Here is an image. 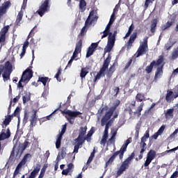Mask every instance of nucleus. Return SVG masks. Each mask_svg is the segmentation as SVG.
<instances>
[{
  "label": "nucleus",
  "mask_w": 178,
  "mask_h": 178,
  "mask_svg": "<svg viewBox=\"0 0 178 178\" xmlns=\"http://www.w3.org/2000/svg\"><path fill=\"white\" fill-rule=\"evenodd\" d=\"M88 70H90V68L88 67H83L81 70L80 72V77L83 79H86V76H87L88 73Z\"/></svg>",
  "instance_id": "nucleus-26"
},
{
  "label": "nucleus",
  "mask_w": 178,
  "mask_h": 178,
  "mask_svg": "<svg viewBox=\"0 0 178 178\" xmlns=\"http://www.w3.org/2000/svg\"><path fill=\"white\" fill-rule=\"evenodd\" d=\"M86 134H87V126L81 127L79 130V136L74 139V141H82L86 143V140H87V138H85Z\"/></svg>",
  "instance_id": "nucleus-13"
},
{
  "label": "nucleus",
  "mask_w": 178,
  "mask_h": 178,
  "mask_svg": "<svg viewBox=\"0 0 178 178\" xmlns=\"http://www.w3.org/2000/svg\"><path fill=\"white\" fill-rule=\"evenodd\" d=\"M154 1L155 0H145V9H148V7L149 6V3H153Z\"/></svg>",
  "instance_id": "nucleus-54"
},
{
  "label": "nucleus",
  "mask_w": 178,
  "mask_h": 178,
  "mask_svg": "<svg viewBox=\"0 0 178 178\" xmlns=\"http://www.w3.org/2000/svg\"><path fill=\"white\" fill-rule=\"evenodd\" d=\"M10 137V130L9 128L7 129L6 134L2 130L1 134H0V141L3 140H6V138H9Z\"/></svg>",
  "instance_id": "nucleus-22"
},
{
  "label": "nucleus",
  "mask_w": 178,
  "mask_h": 178,
  "mask_svg": "<svg viewBox=\"0 0 178 178\" xmlns=\"http://www.w3.org/2000/svg\"><path fill=\"white\" fill-rule=\"evenodd\" d=\"M61 113L65 114V115H67V116H69L70 118H67V116H65L67 120H68L69 123H70V124H73V123H74V122L72 121V119H73V118H77V116H79V115H83L82 113H81L80 111H72L70 110H60Z\"/></svg>",
  "instance_id": "nucleus-8"
},
{
  "label": "nucleus",
  "mask_w": 178,
  "mask_h": 178,
  "mask_svg": "<svg viewBox=\"0 0 178 178\" xmlns=\"http://www.w3.org/2000/svg\"><path fill=\"white\" fill-rule=\"evenodd\" d=\"M10 6H12V3H10V1H5L0 6V19L3 16V15H6V12H8V9H9Z\"/></svg>",
  "instance_id": "nucleus-15"
},
{
  "label": "nucleus",
  "mask_w": 178,
  "mask_h": 178,
  "mask_svg": "<svg viewBox=\"0 0 178 178\" xmlns=\"http://www.w3.org/2000/svg\"><path fill=\"white\" fill-rule=\"evenodd\" d=\"M83 47V40L80 39L79 42L76 44V47H75V52H78L80 54L81 52V48Z\"/></svg>",
  "instance_id": "nucleus-30"
},
{
  "label": "nucleus",
  "mask_w": 178,
  "mask_h": 178,
  "mask_svg": "<svg viewBox=\"0 0 178 178\" xmlns=\"http://www.w3.org/2000/svg\"><path fill=\"white\" fill-rule=\"evenodd\" d=\"M156 24H158V19H153L152 20V24L150 25V31L151 33H155L156 31Z\"/></svg>",
  "instance_id": "nucleus-24"
},
{
  "label": "nucleus",
  "mask_w": 178,
  "mask_h": 178,
  "mask_svg": "<svg viewBox=\"0 0 178 178\" xmlns=\"http://www.w3.org/2000/svg\"><path fill=\"white\" fill-rule=\"evenodd\" d=\"M106 140H108V138L102 137V140L100 141L101 145L105 146L106 144Z\"/></svg>",
  "instance_id": "nucleus-61"
},
{
  "label": "nucleus",
  "mask_w": 178,
  "mask_h": 178,
  "mask_svg": "<svg viewBox=\"0 0 178 178\" xmlns=\"http://www.w3.org/2000/svg\"><path fill=\"white\" fill-rule=\"evenodd\" d=\"M86 6H87V2H86V0L79 1V9L81 12H84L86 10Z\"/></svg>",
  "instance_id": "nucleus-31"
},
{
  "label": "nucleus",
  "mask_w": 178,
  "mask_h": 178,
  "mask_svg": "<svg viewBox=\"0 0 178 178\" xmlns=\"http://www.w3.org/2000/svg\"><path fill=\"white\" fill-rule=\"evenodd\" d=\"M29 144H30L29 141H25L24 143L19 145V149L23 152L29 147Z\"/></svg>",
  "instance_id": "nucleus-36"
},
{
  "label": "nucleus",
  "mask_w": 178,
  "mask_h": 178,
  "mask_svg": "<svg viewBox=\"0 0 178 178\" xmlns=\"http://www.w3.org/2000/svg\"><path fill=\"white\" fill-rule=\"evenodd\" d=\"M95 51V50H94V49L91 48V47H89L86 53V58H90V56H91V55H92Z\"/></svg>",
  "instance_id": "nucleus-42"
},
{
  "label": "nucleus",
  "mask_w": 178,
  "mask_h": 178,
  "mask_svg": "<svg viewBox=\"0 0 178 178\" xmlns=\"http://www.w3.org/2000/svg\"><path fill=\"white\" fill-rule=\"evenodd\" d=\"M76 143V145L74 147V153L77 154L79 152V149H80V146L83 145L84 144V142L81 140H74Z\"/></svg>",
  "instance_id": "nucleus-23"
},
{
  "label": "nucleus",
  "mask_w": 178,
  "mask_h": 178,
  "mask_svg": "<svg viewBox=\"0 0 178 178\" xmlns=\"http://www.w3.org/2000/svg\"><path fill=\"white\" fill-rule=\"evenodd\" d=\"M173 24V22H168L163 27L162 30H166V29H169Z\"/></svg>",
  "instance_id": "nucleus-52"
},
{
  "label": "nucleus",
  "mask_w": 178,
  "mask_h": 178,
  "mask_svg": "<svg viewBox=\"0 0 178 178\" xmlns=\"http://www.w3.org/2000/svg\"><path fill=\"white\" fill-rule=\"evenodd\" d=\"M48 80H49V78L45 76V77H39L38 81H40V83H42L43 86L45 87L47 86V83H48Z\"/></svg>",
  "instance_id": "nucleus-38"
},
{
  "label": "nucleus",
  "mask_w": 178,
  "mask_h": 178,
  "mask_svg": "<svg viewBox=\"0 0 178 178\" xmlns=\"http://www.w3.org/2000/svg\"><path fill=\"white\" fill-rule=\"evenodd\" d=\"M113 90L114 97H118V94H119V91L120 90L119 87H114Z\"/></svg>",
  "instance_id": "nucleus-57"
},
{
  "label": "nucleus",
  "mask_w": 178,
  "mask_h": 178,
  "mask_svg": "<svg viewBox=\"0 0 178 178\" xmlns=\"http://www.w3.org/2000/svg\"><path fill=\"white\" fill-rule=\"evenodd\" d=\"M165 101L167 102H172L173 101V91L168 90L165 96Z\"/></svg>",
  "instance_id": "nucleus-27"
},
{
  "label": "nucleus",
  "mask_w": 178,
  "mask_h": 178,
  "mask_svg": "<svg viewBox=\"0 0 178 178\" xmlns=\"http://www.w3.org/2000/svg\"><path fill=\"white\" fill-rule=\"evenodd\" d=\"M97 47H98V42L92 43L90 45V48H92L94 51H95V49H97Z\"/></svg>",
  "instance_id": "nucleus-62"
},
{
  "label": "nucleus",
  "mask_w": 178,
  "mask_h": 178,
  "mask_svg": "<svg viewBox=\"0 0 178 178\" xmlns=\"http://www.w3.org/2000/svg\"><path fill=\"white\" fill-rule=\"evenodd\" d=\"M12 72H13V65L10 63V61L6 62V68L2 74V77L4 81H7V80L10 79V74H12Z\"/></svg>",
  "instance_id": "nucleus-9"
},
{
  "label": "nucleus",
  "mask_w": 178,
  "mask_h": 178,
  "mask_svg": "<svg viewBox=\"0 0 178 178\" xmlns=\"http://www.w3.org/2000/svg\"><path fill=\"white\" fill-rule=\"evenodd\" d=\"M22 19H23V12L20 11L18 13V15L17 16V19L15 21L17 26H20L21 24L20 22H22Z\"/></svg>",
  "instance_id": "nucleus-32"
},
{
  "label": "nucleus",
  "mask_w": 178,
  "mask_h": 178,
  "mask_svg": "<svg viewBox=\"0 0 178 178\" xmlns=\"http://www.w3.org/2000/svg\"><path fill=\"white\" fill-rule=\"evenodd\" d=\"M134 156H136V154L132 152L131 155L122 162L120 168L117 171V176H121V175H123L124 172L127 170L130 166V163H131V161L134 159Z\"/></svg>",
  "instance_id": "nucleus-4"
},
{
  "label": "nucleus",
  "mask_w": 178,
  "mask_h": 178,
  "mask_svg": "<svg viewBox=\"0 0 178 178\" xmlns=\"http://www.w3.org/2000/svg\"><path fill=\"white\" fill-rule=\"evenodd\" d=\"M48 168V164H44L42 168L41 169L40 174L39 177L43 178L45 175V172L47 171V168Z\"/></svg>",
  "instance_id": "nucleus-39"
},
{
  "label": "nucleus",
  "mask_w": 178,
  "mask_h": 178,
  "mask_svg": "<svg viewBox=\"0 0 178 178\" xmlns=\"http://www.w3.org/2000/svg\"><path fill=\"white\" fill-rule=\"evenodd\" d=\"M134 43V40H133L132 39H130L128 40L127 42V47L128 48H131V47H133V44Z\"/></svg>",
  "instance_id": "nucleus-59"
},
{
  "label": "nucleus",
  "mask_w": 178,
  "mask_h": 178,
  "mask_svg": "<svg viewBox=\"0 0 178 178\" xmlns=\"http://www.w3.org/2000/svg\"><path fill=\"white\" fill-rule=\"evenodd\" d=\"M116 134H118V131H114L111 137L108 139V143H110V144H115V141L116 140Z\"/></svg>",
  "instance_id": "nucleus-33"
},
{
  "label": "nucleus",
  "mask_w": 178,
  "mask_h": 178,
  "mask_svg": "<svg viewBox=\"0 0 178 178\" xmlns=\"http://www.w3.org/2000/svg\"><path fill=\"white\" fill-rule=\"evenodd\" d=\"M173 112H175V108H169L166 111V112L164 113L165 118L167 120H169L170 119H173Z\"/></svg>",
  "instance_id": "nucleus-21"
},
{
  "label": "nucleus",
  "mask_w": 178,
  "mask_h": 178,
  "mask_svg": "<svg viewBox=\"0 0 178 178\" xmlns=\"http://www.w3.org/2000/svg\"><path fill=\"white\" fill-rule=\"evenodd\" d=\"M6 67V63H5L4 65L2 64L0 65V77H1V74H2V73H3V72L5 71Z\"/></svg>",
  "instance_id": "nucleus-55"
},
{
  "label": "nucleus",
  "mask_w": 178,
  "mask_h": 178,
  "mask_svg": "<svg viewBox=\"0 0 178 178\" xmlns=\"http://www.w3.org/2000/svg\"><path fill=\"white\" fill-rule=\"evenodd\" d=\"M28 158H31V154H25L23 159H22V161L18 163L17 166L22 169V167L24 166V164L26 163Z\"/></svg>",
  "instance_id": "nucleus-20"
},
{
  "label": "nucleus",
  "mask_w": 178,
  "mask_h": 178,
  "mask_svg": "<svg viewBox=\"0 0 178 178\" xmlns=\"http://www.w3.org/2000/svg\"><path fill=\"white\" fill-rule=\"evenodd\" d=\"M40 170H41V164L38 163L36 164V166L34 168L33 172H35L37 175H38V173L40 172Z\"/></svg>",
  "instance_id": "nucleus-48"
},
{
  "label": "nucleus",
  "mask_w": 178,
  "mask_h": 178,
  "mask_svg": "<svg viewBox=\"0 0 178 178\" xmlns=\"http://www.w3.org/2000/svg\"><path fill=\"white\" fill-rule=\"evenodd\" d=\"M131 63H133V60L129 59V60L128 61V63H127V65L124 67V70H127V69H129V67H130Z\"/></svg>",
  "instance_id": "nucleus-58"
},
{
  "label": "nucleus",
  "mask_w": 178,
  "mask_h": 178,
  "mask_svg": "<svg viewBox=\"0 0 178 178\" xmlns=\"http://www.w3.org/2000/svg\"><path fill=\"white\" fill-rule=\"evenodd\" d=\"M10 26L9 25H6L3 27L0 31V43L5 42L6 40V33L9 31Z\"/></svg>",
  "instance_id": "nucleus-17"
},
{
  "label": "nucleus",
  "mask_w": 178,
  "mask_h": 178,
  "mask_svg": "<svg viewBox=\"0 0 178 178\" xmlns=\"http://www.w3.org/2000/svg\"><path fill=\"white\" fill-rule=\"evenodd\" d=\"M67 127V124H65L64 125H63L62 130H61L60 133L58 136H60L63 137V136L65 134V133H66Z\"/></svg>",
  "instance_id": "nucleus-44"
},
{
  "label": "nucleus",
  "mask_w": 178,
  "mask_h": 178,
  "mask_svg": "<svg viewBox=\"0 0 178 178\" xmlns=\"http://www.w3.org/2000/svg\"><path fill=\"white\" fill-rule=\"evenodd\" d=\"M165 129H166V126L165 125H162L159 129L158 130L157 133L159 134V135L161 136L162 134V133H163V131H165Z\"/></svg>",
  "instance_id": "nucleus-56"
},
{
  "label": "nucleus",
  "mask_w": 178,
  "mask_h": 178,
  "mask_svg": "<svg viewBox=\"0 0 178 178\" xmlns=\"http://www.w3.org/2000/svg\"><path fill=\"white\" fill-rule=\"evenodd\" d=\"M129 38L134 41H136V38H137V32H134Z\"/></svg>",
  "instance_id": "nucleus-60"
},
{
  "label": "nucleus",
  "mask_w": 178,
  "mask_h": 178,
  "mask_svg": "<svg viewBox=\"0 0 178 178\" xmlns=\"http://www.w3.org/2000/svg\"><path fill=\"white\" fill-rule=\"evenodd\" d=\"M117 31H115L114 32V34L113 33H108V42L106 48V52H111L112 49H113V47L115 46V41H116V34Z\"/></svg>",
  "instance_id": "nucleus-11"
},
{
  "label": "nucleus",
  "mask_w": 178,
  "mask_h": 178,
  "mask_svg": "<svg viewBox=\"0 0 178 178\" xmlns=\"http://www.w3.org/2000/svg\"><path fill=\"white\" fill-rule=\"evenodd\" d=\"M66 151H67L66 147L61 148L60 155H61L62 159H63L65 156H66Z\"/></svg>",
  "instance_id": "nucleus-51"
},
{
  "label": "nucleus",
  "mask_w": 178,
  "mask_h": 178,
  "mask_svg": "<svg viewBox=\"0 0 178 178\" xmlns=\"http://www.w3.org/2000/svg\"><path fill=\"white\" fill-rule=\"evenodd\" d=\"M173 45H175V43H172V42H168L167 44H165V48L166 49V51H169V49H170V48H172V47H173Z\"/></svg>",
  "instance_id": "nucleus-50"
},
{
  "label": "nucleus",
  "mask_w": 178,
  "mask_h": 178,
  "mask_svg": "<svg viewBox=\"0 0 178 178\" xmlns=\"http://www.w3.org/2000/svg\"><path fill=\"white\" fill-rule=\"evenodd\" d=\"M133 30H134V25L131 24V25L129 27L128 32L126 33L124 38H127L128 37H130L131 33H133Z\"/></svg>",
  "instance_id": "nucleus-40"
},
{
  "label": "nucleus",
  "mask_w": 178,
  "mask_h": 178,
  "mask_svg": "<svg viewBox=\"0 0 178 178\" xmlns=\"http://www.w3.org/2000/svg\"><path fill=\"white\" fill-rule=\"evenodd\" d=\"M13 116H17V117L20 116V107L19 106H17L15 108V110L13 114Z\"/></svg>",
  "instance_id": "nucleus-47"
},
{
  "label": "nucleus",
  "mask_w": 178,
  "mask_h": 178,
  "mask_svg": "<svg viewBox=\"0 0 178 178\" xmlns=\"http://www.w3.org/2000/svg\"><path fill=\"white\" fill-rule=\"evenodd\" d=\"M113 112H115L113 110L110 108L108 111H106L105 115L102 118L101 124L102 126H105L106 123L108 122V120L112 118V115H113Z\"/></svg>",
  "instance_id": "nucleus-16"
},
{
  "label": "nucleus",
  "mask_w": 178,
  "mask_h": 178,
  "mask_svg": "<svg viewBox=\"0 0 178 178\" xmlns=\"http://www.w3.org/2000/svg\"><path fill=\"white\" fill-rule=\"evenodd\" d=\"M92 134H94V130L90 129L86 136L84 138H86V140L88 141V140H90L91 137L92 136Z\"/></svg>",
  "instance_id": "nucleus-43"
},
{
  "label": "nucleus",
  "mask_w": 178,
  "mask_h": 178,
  "mask_svg": "<svg viewBox=\"0 0 178 178\" xmlns=\"http://www.w3.org/2000/svg\"><path fill=\"white\" fill-rule=\"evenodd\" d=\"M36 176H37V172L33 170L29 175V178H35Z\"/></svg>",
  "instance_id": "nucleus-63"
},
{
  "label": "nucleus",
  "mask_w": 178,
  "mask_h": 178,
  "mask_svg": "<svg viewBox=\"0 0 178 178\" xmlns=\"http://www.w3.org/2000/svg\"><path fill=\"white\" fill-rule=\"evenodd\" d=\"M120 105V100H117V102L114 104V105L110 108L112 111L115 112L116 111V108H118Z\"/></svg>",
  "instance_id": "nucleus-45"
},
{
  "label": "nucleus",
  "mask_w": 178,
  "mask_h": 178,
  "mask_svg": "<svg viewBox=\"0 0 178 178\" xmlns=\"http://www.w3.org/2000/svg\"><path fill=\"white\" fill-rule=\"evenodd\" d=\"M95 13V10H94L90 12V14L86 21V26H91L94 22H97V20H98V17Z\"/></svg>",
  "instance_id": "nucleus-14"
},
{
  "label": "nucleus",
  "mask_w": 178,
  "mask_h": 178,
  "mask_svg": "<svg viewBox=\"0 0 178 178\" xmlns=\"http://www.w3.org/2000/svg\"><path fill=\"white\" fill-rule=\"evenodd\" d=\"M33 70L27 68L26 71L22 73L21 79L18 82L17 88H23V84L22 83H29L31 78L33 77Z\"/></svg>",
  "instance_id": "nucleus-5"
},
{
  "label": "nucleus",
  "mask_w": 178,
  "mask_h": 178,
  "mask_svg": "<svg viewBox=\"0 0 178 178\" xmlns=\"http://www.w3.org/2000/svg\"><path fill=\"white\" fill-rule=\"evenodd\" d=\"M12 118H13V115H9L8 118H6L3 121V124L5 126H8L10 122H12Z\"/></svg>",
  "instance_id": "nucleus-41"
},
{
  "label": "nucleus",
  "mask_w": 178,
  "mask_h": 178,
  "mask_svg": "<svg viewBox=\"0 0 178 178\" xmlns=\"http://www.w3.org/2000/svg\"><path fill=\"white\" fill-rule=\"evenodd\" d=\"M111 33H112V32H111V26L107 24L105 30L103 31V35H102V39L108 37V35L111 34Z\"/></svg>",
  "instance_id": "nucleus-29"
},
{
  "label": "nucleus",
  "mask_w": 178,
  "mask_h": 178,
  "mask_svg": "<svg viewBox=\"0 0 178 178\" xmlns=\"http://www.w3.org/2000/svg\"><path fill=\"white\" fill-rule=\"evenodd\" d=\"M130 144V139H127L124 145L121 147L120 149L114 152L113 154L111 156L108 161L106 163V168H108L109 165L113 163V161L116 159V156L119 155V159L120 161L123 159V156H124V152L127 151V146Z\"/></svg>",
  "instance_id": "nucleus-2"
},
{
  "label": "nucleus",
  "mask_w": 178,
  "mask_h": 178,
  "mask_svg": "<svg viewBox=\"0 0 178 178\" xmlns=\"http://www.w3.org/2000/svg\"><path fill=\"white\" fill-rule=\"evenodd\" d=\"M50 1L51 0H44L41 1L39 9L36 11V13H38L40 17H42L45 13H48L51 10V5H49Z\"/></svg>",
  "instance_id": "nucleus-6"
},
{
  "label": "nucleus",
  "mask_w": 178,
  "mask_h": 178,
  "mask_svg": "<svg viewBox=\"0 0 178 178\" xmlns=\"http://www.w3.org/2000/svg\"><path fill=\"white\" fill-rule=\"evenodd\" d=\"M135 98L136 102H143V101H145V95L143 93H138Z\"/></svg>",
  "instance_id": "nucleus-28"
},
{
  "label": "nucleus",
  "mask_w": 178,
  "mask_h": 178,
  "mask_svg": "<svg viewBox=\"0 0 178 178\" xmlns=\"http://www.w3.org/2000/svg\"><path fill=\"white\" fill-rule=\"evenodd\" d=\"M61 144H62V136L58 135L57 139L56 141V148H57V149H59V148H60Z\"/></svg>",
  "instance_id": "nucleus-35"
},
{
  "label": "nucleus",
  "mask_w": 178,
  "mask_h": 178,
  "mask_svg": "<svg viewBox=\"0 0 178 178\" xmlns=\"http://www.w3.org/2000/svg\"><path fill=\"white\" fill-rule=\"evenodd\" d=\"M165 65V63H162L160 67H158L156 68L154 79L156 80V79H159L162 74H163V66Z\"/></svg>",
  "instance_id": "nucleus-19"
},
{
  "label": "nucleus",
  "mask_w": 178,
  "mask_h": 178,
  "mask_svg": "<svg viewBox=\"0 0 178 178\" xmlns=\"http://www.w3.org/2000/svg\"><path fill=\"white\" fill-rule=\"evenodd\" d=\"M30 99H31V94L30 93H26L25 95L22 97L23 104H26V102H29Z\"/></svg>",
  "instance_id": "nucleus-34"
},
{
  "label": "nucleus",
  "mask_w": 178,
  "mask_h": 178,
  "mask_svg": "<svg viewBox=\"0 0 178 178\" xmlns=\"http://www.w3.org/2000/svg\"><path fill=\"white\" fill-rule=\"evenodd\" d=\"M19 99H20V95H18L16 97H15L13 99V102H14V104H16L17 102H19Z\"/></svg>",
  "instance_id": "nucleus-64"
},
{
  "label": "nucleus",
  "mask_w": 178,
  "mask_h": 178,
  "mask_svg": "<svg viewBox=\"0 0 178 178\" xmlns=\"http://www.w3.org/2000/svg\"><path fill=\"white\" fill-rule=\"evenodd\" d=\"M29 120V111H25L24 113V119H23V122L24 123H27Z\"/></svg>",
  "instance_id": "nucleus-46"
},
{
  "label": "nucleus",
  "mask_w": 178,
  "mask_h": 178,
  "mask_svg": "<svg viewBox=\"0 0 178 178\" xmlns=\"http://www.w3.org/2000/svg\"><path fill=\"white\" fill-rule=\"evenodd\" d=\"M86 33H87V26H86V24H85V26L81 30L80 34L82 37H83V35H85Z\"/></svg>",
  "instance_id": "nucleus-53"
},
{
  "label": "nucleus",
  "mask_w": 178,
  "mask_h": 178,
  "mask_svg": "<svg viewBox=\"0 0 178 178\" xmlns=\"http://www.w3.org/2000/svg\"><path fill=\"white\" fill-rule=\"evenodd\" d=\"M30 123V128L33 129L35 127L37 124V110H33V114L31 116L29 120Z\"/></svg>",
  "instance_id": "nucleus-18"
},
{
  "label": "nucleus",
  "mask_w": 178,
  "mask_h": 178,
  "mask_svg": "<svg viewBox=\"0 0 178 178\" xmlns=\"http://www.w3.org/2000/svg\"><path fill=\"white\" fill-rule=\"evenodd\" d=\"M144 102L140 103V104L137 107V109L134 113V115H137L138 118H140L141 116V111H143V108H144Z\"/></svg>",
  "instance_id": "nucleus-25"
},
{
  "label": "nucleus",
  "mask_w": 178,
  "mask_h": 178,
  "mask_svg": "<svg viewBox=\"0 0 178 178\" xmlns=\"http://www.w3.org/2000/svg\"><path fill=\"white\" fill-rule=\"evenodd\" d=\"M156 157V152L154 149H150L147 154L146 161L144 163L145 168L149 166L151 162H152Z\"/></svg>",
  "instance_id": "nucleus-12"
},
{
  "label": "nucleus",
  "mask_w": 178,
  "mask_h": 178,
  "mask_svg": "<svg viewBox=\"0 0 178 178\" xmlns=\"http://www.w3.org/2000/svg\"><path fill=\"white\" fill-rule=\"evenodd\" d=\"M148 138H149V130H147L144 136L141 138L140 143V147L141 148L140 155L138 156V158H136L137 162L140 161V159H143L144 156V152H145V150L147 149V143H145V142Z\"/></svg>",
  "instance_id": "nucleus-3"
},
{
  "label": "nucleus",
  "mask_w": 178,
  "mask_h": 178,
  "mask_svg": "<svg viewBox=\"0 0 178 178\" xmlns=\"http://www.w3.org/2000/svg\"><path fill=\"white\" fill-rule=\"evenodd\" d=\"M148 51V37L143 39V43L139 46L136 51V58H140L143 55H145Z\"/></svg>",
  "instance_id": "nucleus-7"
},
{
  "label": "nucleus",
  "mask_w": 178,
  "mask_h": 178,
  "mask_svg": "<svg viewBox=\"0 0 178 178\" xmlns=\"http://www.w3.org/2000/svg\"><path fill=\"white\" fill-rule=\"evenodd\" d=\"M20 169L21 168L19 167H17H17L13 172V178H16V176H17L18 174L20 173Z\"/></svg>",
  "instance_id": "nucleus-49"
},
{
  "label": "nucleus",
  "mask_w": 178,
  "mask_h": 178,
  "mask_svg": "<svg viewBox=\"0 0 178 178\" xmlns=\"http://www.w3.org/2000/svg\"><path fill=\"white\" fill-rule=\"evenodd\" d=\"M165 59L163 58V56H159V59L156 60H153L152 63H150L149 65H147L145 68V72L147 73V74H149L154 69V66H161L162 63H163Z\"/></svg>",
  "instance_id": "nucleus-10"
},
{
  "label": "nucleus",
  "mask_w": 178,
  "mask_h": 178,
  "mask_svg": "<svg viewBox=\"0 0 178 178\" xmlns=\"http://www.w3.org/2000/svg\"><path fill=\"white\" fill-rule=\"evenodd\" d=\"M111 59L112 56H111V54H108L106 58L104 60L102 67L100 68L99 72H97V75L95 76V81H97V80H100L101 77H105L106 74L107 79H111V77L113 76V73H115V72L116 71V63H113V64L109 67ZM108 67H109L108 70ZM106 70H108L107 72Z\"/></svg>",
  "instance_id": "nucleus-1"
},
{
  "label": "nucleus",
  "mask_w": 178,
  "mask_h": 178,
  "mask_svg": "<svg viewBox=\"0 0 178 178\" xmlns=\"http://www.w3.org/2000/svg\"><path fill=\"white\" fill-rule=\"evenodd\" d=\"M60 74H62V67H60L58 69L57 73L54 76V78L56 79L57 81H62V79H60V77H59Z\"/></svg>",
  "instance_id": "nucleus-37"
}]
</instances>
